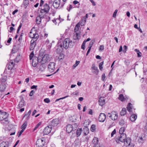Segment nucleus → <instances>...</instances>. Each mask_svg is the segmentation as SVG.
Here are the masks:
<instances>
[{"label": "nucleus", "instance_id": "20e7f679", "mask_svg": "<svg viewBox=\"0 0 147 147\" xmlns=\"http://www.w3.org/2000/svg\"><path fill=\"white\" fill-rule=\"evenodd\" d=\"M45 143V142L44 140V138H42L41 139H37L36 142L35 144L38 145L39 147H42Z\"/></svg>", "mask_w": 147, "mask_h": 147}, {"label": "nucleus", "instance_id": "423d86ee", "mask_svg": "<svg viewBox=\"0 0 147 147\" xmlns=\"http://www.w3.org/2000/svg\"><path fill=\"white\" fill-rule=\"evenodd\" d=\"M39 60V56L38 57H34L32 62V66L34 67H36L38 62L40 63V61Z\"/></svg>", "mask_w": 147, "mask_h": 147}, {"label": "nucleus", "instance_id": "6ab92c4d", "mask_svg": "<svg viewBox=\"0 0 147 147\" xmlns=\"http://www.w3.org/2000/svg\"><path fill=\"white\" fill-rule=\"evenodd\" d=\"M6 86L5 84L2 83L0 82V91L3 92L5 90Z\"/></svg>", "mask_w": 147, "mask_h": 147}, {"label": "nucleus", "instance_id": "393cba45", "mask_svg": "<svg viewBox=\"0 0 147 147\" xmlns=\"http://www.w3.org/2000/svg\"><path fill=\"white\" fill-rule=\"evenodd\" d=\"M24 100L23 98H22L18 106V107L20 108H22L24 106Z\"/></svg>", "mask_w": 147, "mask_h": 147}, {"label": "nucleus", "instance_id": "f704fd0d", "mask_svg": "<svg viewBox=\"0 0 147 147\" xmlns=\"http://www.w3.org/2000/svg\"><path fill=\"white\" fill-rule=\"evenodd\" d=\"M92 142L95 146H96L98 143V139L96 138H94Z\"/></svg>", "mask_w": 147, "mask_h": 147}, {"label": "nucleus", "instance_id": "de8ad7c7", "mask_svg": "<svg viewBox=\"0 0 147 147\" xmlns=\"http://www.w3.org/2000/svg\"><path fill=\"white\" fill-rule=\"evenodd\" d=\"M6 81L5 78H2L0 80V82L2 83L5 84V83Z\"/></svg>", "mask_w": 147, "mask_h": 147}, {"label": "nucleus", "instance_id": "8fccbe9b", "mask_svg": "<svg viewBox=\"0 0 147 147\" xmlns=\"http://www.w3.org/2000/svg\"><path fill=\"white\" fill-rule=\"evenodd\" d=\"M46 19V21L47 22H49L50 20V17L49 16H47L46 15V16L45 17Z\"/></svg>", "mask_w": 147, "mask_h": 147}, {"label": "nucleus", "instance_id": "b1692460", "mask_svg": "<svg viewBox=\"0 0 147 147\" xmlns=\"http://www.w3.org/2000/svg\"><path fill=\"white\" fill-rule=\"evenodd\" d=\"M137 118V115L135 114L131 115L130 117V119L131 121L134 122L136 120Z\"/></svg>", "mask_w": 147, "mask_h": 147}, {"label": "nucleus", "instance_id": "09e8293b", "mask_svg": "<svg viewBox=\"0 0 147 147\" xmlns=\"http://www.w3.org/2000/svg\"><path fill=\"white\" fill-rule=\"evenodd\" d=\"M22 26V23H20V24L18 28V29L17 30V33H18L19 32V31L20 28H21Z\"/></svg>", "mask_w": 147, "mask_h": 147}, {"label": "nucleus", "instance_id": "0eeeda50", "mask_svg": "<svg viewBox=\"0 0 147 147\" xmlns=\"http://www.w3.org/2000/svg\"><path fill=\"white\" fill-rule=\"evenodd\" d=\"M55 63L54 62H50L48 65V69L49 71L52 72L55 68Z\"/></svg>", "mask_w": 147, "mask_h": 147}, {"label": "nucleus", "instance_id": "338daca9", "mask_svg": "<svg viewBox=\"0 0 147 147\" xmlns=\"http://www.w3.org/2000/svg\"><path fill=\"white\" fill-rule=\"evenodd\" d=\"M34 92V90H32L30 92V94H29V96H32L33 95Z\"/></svg>", "mask_w": 147, "mask_h": 147}, {"label": "nucleus", "instance_id": "7c9ffc66", "mask_svg": "<svg viewBox=\"0 0 147 147\" xmlns=\"http://www.w3.org/2000/svg\"><path fill=\"white\" fill-rule=\"evenodd\" d=\"M80 26V23H79L76 25L75 27V29L74 30V32H79V29Z\"/></svg>", "mask_w": 147, "mask_h": 147}, {"label": "nucleus", "instance_id": "37998d69", "mask_svg": "<svg viewBox=\"0 0 147 147\" xmlns=\"http://www.w3.org/2000/svg\"><path fill=\"white\" fill-rule=\"evenodd\" d=\"M95 130V125L94 124L92 125L91 127L90 130L92 132H94Z\"/></svg>", "mask_w": 147, "mask_h": 147}, {"label": "nucleus", "instance_id": "39448f33", "mask_svg": "<svg viewBox=\"0 0 147 147\" xmlns=\"http://www.w3.org/2000/svg\"><path fill=\"white\" fill-rule=\"evenodd\" d=\"M126 138V136L125 134H121L119 138H117L116 139L115 141L117 143H119L120 141L123 142Z\"/></svg>", "mask_w": 147, "mask_h": 147}, {"label": "nucleus", "instance_id": "49530a36", "mask_svg": "<svg viewBox=\"0 0 147 147\" xmlns=\"http://www.w3.org/2000/svg\"><path fill=\"white\" fill-rule=\"evenodd\" d=\"M7 66L9 70L13 68V66L12 65H11L10 64V63H9L7 64Z\"/></svg>", "mask_w": 147, "mask_h": 147}, {"label": "nucleus", "instance_id": "69168bd1", "mask_svg": "<svg viewBox=\"0 0 147 147\" xmlns=\"http://www.w3.org/2000/svg\"><path fill=\"white\" fill-rule=\"evenodd\" d=\"M52 46V43H50L49 45H47V48L48 49H50Z\"/></svg>", "mask_w": 147, "mask_h": 147}, {"label": "nucleus", "instance_id": "f03ea898", "mask_svg": "<svg viewBox=\"0 0 147 147\" xmlns=\"http://www.w3.org/2000/svg\"><path fill=\"white\" fill-rule=\"evenodd\" d=\"M44 51L41 49L40 51L39 55V61H40L41 64H45L50 61L51 59V57L48 54H44Z\"/></svg>", "mask_w": 147, "mask_h": 147}, {"label": "nucleus", "instance_id": "a19ab883", "mask_svg": "<svg viewBox=\"0 0 147 147\" xmlns=\"http://www.w3.org/2000/svg\"><path fill=\"white\" fill-rule=\"evenodd\" d=\"M80 143V141L78 139H76L74 142V144L76 145H79Z\"/></svg>", "mask_w": 147, "mask_h": 147}, {"label": "nucleus", "instance_id": "c03bdc74", "mask_svg": "<svg viewBox=\"0 0 147 147\" xmlns=\"http://www.w3.org/2000/svg\"><path fill=\"white\" fill-rule=\"evenodd\" d=\"M23 4L24 6L27 7L29 4L28 0H24L23 1Z\"/></svg>", "mask_w": 147, "mask_h": 147}, {"label": "nucleus", "instance_id": "1a4fd4ad", "mask_svg": "<svg viewBox=\"0 0 147 147\" xmlns=\"http://www.w3.org/2000/svg\"><path fill=\"white\" fill-rule=\"evenodd\" d=\"M52 130V127L50 125L45 127L43 131L44 134L47 135L49 134Z\"/></svg>", "mask_w": 147, "mask_h": 147}, {"label": "nucleus", "instance_id": "e2e57ef3", "mask_svg": "<svg viewBox=\"0 0 147 147\" xmlns=\"http://www.w3.org/2000/svg\"><path fill=\"white\" fill-rule=\"evenodd\" d=\"M20 55H18L16 57L15 59V61L17 63L19 62V60H17V59H19V58H20Z\"/></svg>", "mask_w": 147, "mask_h": 147}, {"label": "nucleus", "instance_id": "2f4dec72", "mask_svg": "<svg viewBox=\"0 0 147 147\" xmlns=\"http://www.w3.org/2000/svg\"><path fill=\"white\" fill-rule=\"evenodd\" d=\"M143 136H141L140 137V139H139L138 140V142L139 143H142L143 142L144 140H145V137L144 136L142 137Z\"/></svg>", "mask_w": 147, "mask_h": 147}, {"label": "nucleus", "instance_id": "9d476101", "mask_svg": "<svg viewBox=\"0 0 147 147\" xmlns=\"http://www.w3.org/2000/svg\"><path fill=\"white\" fill-rule=\"evenodd\" d=\"M37 39L34 40V39H32L30 42V50H32L35 48L36 45V41Z\"/></svg>", "mask_w": 147, "mask_h": 147}, {"label": "nucleus", "instance_id": "cd10ccee", "mask_svg": "<svg viewBox=\"0 0 147 147\" xmlns=\"http://www.w3.org/2000/svg\"><path fill=\"white\" fill-rule=\"evenodd\" d=\"M41 65H40L38 68L39 69V70L41 71H43L46 68V66L45 64H41Z\"/></svg>", "mask_w": 147, "mask_h": 147}, {"label": "nucleus", "instance_id": "ea45409f", "mask_svg": "<svg viewBox=\"0 0 147 147\" xmlns=\"http://www.w3.org/2000/svg\"><path fill=\"white\" fill-rule=\"evenodd\" d=\"M94 42L95 40H93L90 42L88 46V48L91 49Z\"/></svg>", "mask_w": 147, "mask_h": 147}, {"label": "nucleus", "instance_id": "864d4df0", "mask_svg": "<svg viewBox=\"0 0 147 147\" xmlns=\"http://www.w3.org/2000/svg\"><path fill=\"white\" fill-rule=\"evenodd\" d=\"M68 96H66L64 97H62V98H59V99H57L56 100L55 102H57V101H59V100H61V99H63L65 98L68 97Z\"/></svg>", "mask_w": 147, "mask_h": 147}, {"label": "nucleus", "instance_id": "a18cd8bd", "mask_svg": "<svg viewBox=\"0 0 147 147\" xmlns=\"http://www.w3.org/2000/svg\"><path fill=\"white\" fill-rule=\"evenodd\" d=\"M72 126L73 131H74L75 130H76L77 129V128L78 127V125L76 123H74L72 125Z\"/></svg>", "mask_w": 147, "mask_h": 147}, {"label": "nucleus", "instance_id": "c85d7f7f", "mask_svg": "<svg viewBox=\"0 0 147 147\" xmlns=\"http://www.w3.org/2000/svg\"><path fill=\"white\" fill-rule=\"evenodd\" d=\"M83 129L84 131L83 132V133L84 135L86 136L89 133V129L87 127H84Z\"/></svg>", "mask_w": 147, "mask_h": 147}, {"label": "nucleus", "instance_id": "79ce46f5", "mask_svg": "<svg viewBox=\"0 0 147 147\" xmlns=\"http://www.w3.org/2000/svg\"><path fill=\"white\" fill-rule=\"evenodd\" d=\"M103 63H104V61H103L101 62H100L99 64V68L101 70V71H102V68H103V67H102V65H103Z\"/></svg>", "mask_w": 147, "mask_h": 147}, {"label": "nucleus", "instance_id": "2eb2a0df", "mask_svg": "<svg viewBox=\"0 0 147 147\" xmlns=\"http://www.w3.org/2000/svg\"><path fill=\"white\" fill-rule=\"evenodd\" d=\"M32 31H31L29 34V37L32 38V39H34V40L35 39H37L38 37V34L37 33H33L32 36H31Z\"/></svg>", "mask_w": 147, "mask_h": 147}, {"label": "nucleus", "instance_id": "c756f323", "mask_svg": "<svg viewBox=\"0 0 147 147\" xmlns=\"http://www.w3.org/2000/svg\"><path fill=\"white\" fill-rule=\"evenodd\" d=\"M31 112V110H29L27 113L25 114V115L23 117L24 118L25 117H26V120H28L30 118L29 115L30 114Z\"/></svg>", "mask_w": 147, "mask_h": 147}, {"label": "nucleus", "instance_id": "603ef678", "mask_svg": "<svg viewBox=\"0 0 147 147\" xmlns=\"http://www.w3.org/2000/svg\"><path fill=\"white\" fill-rule=\"evenodd\" d=\"M34 55V54L33 53V52L31 53L29 55L30 59V60L32 58L34 57H33Z\"/></svg>", "mask_w": 147, "mask_h": 147}, {"label": "nucleus", "instance_id": "e433bc0d", "mask_svg": "<svg viewBox=\"0 0 147 147\" xmlns=\"http://www.w3.org/2000/svg\"><path fill=\"white\" fill-rule=\"evenodd\" d=\"M125 130V127H122L121 128H120L119 131V133L121 134H124L123 133V132H124Z\"/></svg>", "mask_w": 147, "mask_h": 147}, {"label": "nucleus", "instance_id": "f8f14e48", "mask_svg": "<svg viewBox=\"0 0 147 147\" xmlns=\"http://www.w3.org/2000/svg\"><path fill=\"white\" fill-rule=\"evenodd\" d=\"M59 123V120L58 119H54L52 121L51 123L50 126L55 127L57 126Z\"/></svg>", "mask_w": 147, "mask_h": 147}, {"label": "nucleus", "instance_id": "7ed1b4c3", "mask_svg": "<svg viewBox=\"0 0 147 147\" xmlns=\"http://www.w3.org/2000/svg\"><path fill=\"white\" fill-rule=\"evenodd\" d=\"M131 140L130 138H126L123 142L124 145L127 147H134V144L131 143Z\"/></svg>", "mask_w": 147, "mask_h": 147}, {"label": "nucleus", "instance_id": "72a5a7b5", "mask_svg": "<svg viewBox=\"0 0 147 147\" xmlns=\"http://www.w3.org/2000/svg\"><path fill=\"white\" fill-rule=\"evenodd\" d=\"M131 105L132 104L130 103H129L127 105V110L129 112L131 111L132 109Z\"/></svg>", "mask_w": 147, "mask_h": 147}, {"label": "nucleus", "instance_id": "a211bd4d", "mask_svg": "<svg viewBox=\"0 0 147 147\" xmlns=\"http://www.w3.org/2000/svg\"><path fill=\"white\" fill-rule=\"evenodd\" d=\"M98 102L99 105L102 107L105 103V100L104 98L100 97L99 100Z\"/></svg>", "mask_w": 147, "mask_h": 147}, {"label": "nucleus", "instance_id": "473e14b6", "mask_svg": "<svg viewBox=\"0 0 147 147\" xmlns=\"http://www.w3.org/2000/svg\"><path fill=\"white\" fill-rule=\"evenodd\" d=\"M126 113V110L125 108H123L120 112V115L121 116H123L125 115Z\"/></svg>", "mask_w": 147, "mask_h": 147}, {"label": "nucleus", "instance_id": "58836bf2", "mask_svg": "<svg viewBox=\"0 0 147 147\" xmlns=\"http://www.w3.org/2000/svg\"><path fill=\"white\" fill-rule=\"evenodd\" d=\"M119 99L122 101H124L125 100V98H124L123 95L122 94H120L119 97Z\"/></svg>", "mask_w": 147, "mask_h": 147}, {"label": "nucleus", "instance_id": "0e129e2a", "mask_svg": "<svg viewBox=\"0 0 147 147\" xmlns=\"http://www.w3.org/2000/svg\"><path fill=\"white\" fill-rule=\"evenodd\" d=\"M37 86L33 85L31 87V89H35L36 90H37Z\"/></svg>", "mask_w": 147, "mask_h": 147}, {"label": "nucleus", "instance_id": "680f3d73", "mask_svg": "<svg viewBox=\"0 0 147 147\" xmlns=\"http://www.w3.org/2000/svg\"><path fill=\"white\" fill-rule=\"evenodd\" d=\"M23 34V33H22L20 36V37H19V38L18 39V41H19V42H20V41H21V40H22V34Z\"/></svg>", "mask_w": 147, "mask_h": 147}, {"label": "nucleus", "instance_id": "bf43d9fd", "mask_svg": "<svg viewBox=\"0 0 147 147\" xmlns=\"http://www.w3.org/2000/svg\"><path fill=\"white\" fill-rule=\"evenodd\" d=\"M104 49V47L103 45H101L99 48V50L100 51H103Z\"/></svg>", "mask_w": 147, "mask_h": 147}, {"label": "nucleus", "instance_id": "dca6fc26", "mask_svg": "<svg viewBox=\"0 0 147 147\" xmlns=\"http://www.w3.org/2000/svg\"><path fill=\"white\" fill-rule=\"evenodd\" d=\"M60 1V0H55L53 3V5L55 8H57L59 6Z\"/></svg>", "mask_w": 147, "mask_h": 147}, {"label": "nucleus", "instance_id": "bb28decb", "mask_svg": "<svg viewBox=\"0 0 147 147\" xmlns=\"http://www.w3.org/2000/svg\"><path fill=\"white\" fill-rule=\"evenodd\" d=\"M43 18H41L40 16H38L36 19V24H39L41 22L42 19Z\"/></svg>", "mask_w": 147, "mask_h": 147}, {"label": "nucleus", "instance_id": "13d9d810", "mask_svg": "<svg viewBox=\"0 0 147 147\" xmlns=\"http://www.w3.org/2000/svg\"><path fill=\"white\" fill-rule=\"evenodd\" d=\"M105 78V74H103L102 76V80L104 81Z\"/></svg>", "mask_w": 147, "mask_h": 147}, {"label": "nucleus", "instance_id": "052dcab7", "mask_svg": "<svg viewBox=\"0 0 147 147\" xmlns=\"http://www.w3.org/2000/svg\"><path fill=\"white\" fill-rule=\"evenodd\" d=\"M116 133V131L115 130V129H114L113 131L112 132L111 134V137H113V135L115 134Z\"/></svg>", "mask_w": 147, "mask_h": 147}, {"label": "nucleus", "instance_id": "ddd939ff", "mask_svg": "<svg viewBox=\"0 0 147 147\" xmlns=\"http://www.w3.org/2000/svg\"><path fill=\"white\" fill-rule=\"evenodd\" d=\"M6 113L5 112H2L0 110V121L3 120L7 118Z\"/></svg>", "mask_w": 147, "mask_h": 147}, {"label": "nucleus", "instance_id": "f3484780", "mask_svg": "<svg viewBox=\"0 0 147 147\" xmlns=\"http://www.w3.org/2000/svg\"><path fill=\"white\" fill-rule=\"evenodd\" d=\"M47 13L41 9L40 13H38V16H40L41 18H44L46 16Z\"/></svg>", "mask_w": 147, "mask_h": 147}, {"label": "nucleus", "instance_id": "4d7b16f0", "mask_svg": "<svg viewBox=\"0 0 147 147\" xmlns=\"http://www.w3.org/2000/svg\"><path fill=\"white\" fill-rule=\"evenodd\" d=\"M41 124V123L40 122L34 128L33 130H35Z\"/></svg>", "mask_w": 147, "mask_h": 147}, {"label": "nucleus", "instance_id": "aec40b11", "mask_svg": "<svg viewBox=\"0 0 147 147\" xmlns=\"http://www.w3.org/2000/svg\"><path fill=\"white\" fill-rule=\"evenodd\" d=\"M50 8L49 5L47 3H45L44 5L43 9H42L48 13L49 11Z\"/></svg>", "mask_w": 147, "mask_h": 147}, {"label": "nucleus", "instance_id": "3c124183", "mask_svg": "<svg viewBox=\"0 0 147 147\" xmlns=\"http://www.w3.org/2000/svg\"><path fill=\"white\" fill-rule=\"evenodd\" d=\"M118 11V10L117 9H116L115 10V11L114 12L113 16V18H115L116 16V15L117 14V12Z\"/></svg>", "mask_w": 147, "mask_h": 147}, {"label": "nucleus", "instance_id": "c9c22d12", "mask_svg": "<svg viewBox=\"0 0 147 147\" xmlns=\"http://www.w3.org/2000/svg\"><path fill=\"white\" fill-rule=\"evenodd\" d=\"M119 123L120 125L123 126L125 125V122L123 119H121L119 121Z\"/></svg>", "mask_w": 147, "mask_h": 147}, {"label": "nucleus", "instance_id": "5701e85b", "mask_svg": "<svg viewBox=\"0 0 147 147\" xmlns=\"http://www.w3.org/2000/svg\"><path fill=\"white\" fill-rule=\"evenodd\" d=\"M8 142H3L0 144V147H8Z\"/></svg>", "mask_w": 147, "mask_h": 147}, {"label": "nucleus", "instance_id": "4c0bfd02", "mask_svg": "<svg viewBox=\"0 0 147 147\" xmlns=\"http://www.w3.org/2000/svg\"><path fill=\"white\" fill-rule=\"evenodd\" d=\"M27 124V122L26 121L22 125V126L21 128L25 130L26 128Z\"/></svg>", "mask_w": 147, "mask_h": 147}, {"label": "nucleus", "instance_id": "5fc2aeb1", "mask_svg": "<svg viewBox=\"0 0 147 147\" xmlns=\"http://www.w3.org/2000/svg\"><path fill=\"white\" fill-rule=\"evenodd\" d=\"M85 42H83L81 46V48L83 49H84L85 45Z\"/></svg>", "mask_w": 147, "mask_h": 147}, {"label": "nucleus", "instance_id": "9b49d317", "mask_svg": "<svg viewBox=\"0 0 147 147\" xmlns=\"http://www.w3.org/2000/svg\"><path fill=\"white\" fill-rule=\"evenodd\" d=\"M106 115L104 113H101L100 114L98 120L100 122H103L106 119Z\"/></svg>", "mask_w": 147, "mask_h": 147}, {"label": "nucleus", "instance_id": "412c9836", "mask_svg": "<svg viewBox=\"0 0 147 147\" xmlns=\"http://www.w3.org/2000/svg\"><path fill=\"white\" fill-rule=\"evenodd\" d=\"M92 68L95 70L93 72V73L97 74H98V72H99V70L98 68V67H96L94 64H93L92 65Z\"/></svg>", "mask_w": 147, "mask_h": 147}, {"label": "nucleus", "instance_id": "6e6d98bb", "mask_svg": "<svg viewBox=\"0 0 147 147\" xmlns=\"http://www.w3.org/2000/svg\"><path fill=\"white\" fill-rule=\"evenodd\" d=\"M44 101L47 103H49L50 102V100L48 98H46L44 99Z\"/></svg>", "mask_w": 147, "mask_h": 147}, {"label": "nucleus", "instance_id": "a878e982", "mask_svg": "<svg viewBox=\"0 0 147 147\" xmlns=\"http://www.w3.org/2000/svg\"><path fill=\"white\" fill-rule=\"evenodd\" d=\"M82 131V128H78L76 132V136L77 137H79L81 134Z\"/></svg>", "mask_w": 147, "mask_h": 147}, {"label": "nucleus", "instance_id": "6e6552de", "mask_svg": "<svg viewBox=\"0 0 147 147\" xmlns=\"http://www.w3.org/2000/svg\"><path fill=\"white\" fill-rule=\"evenodd\" d=\"M109 117L111 118L113 120H115L117 119L118 118L117 114L115 111H112L111 113V115Z\"/></svg>", "mask_w": 147, "mask_h": 147}, {"label": "nucleus", "instance_id": "f257e3e1", "mask_svg": "<svg viewBox=\"0 0 147 147\" xmlns=\"http://www.w3.org/2000/svg\"><path fill=\"white\" fill-rule=\"evenodd\" d=\"M72 43V41H70L69 38H66L62 43L58 46L57 50L59 52H61L64 48L67 49L69 46H71Z\"/></svg>", "mask_w": 147, "mask_h": 147}, {"label": "nucleus", "instance_id": "774afa93", "mask_svg": "<svg viewBox=\"0 0 147 147\" xmlns=\"http://www.w3.org/2000/svg\"><path fill=\"white\" fill-rule=\"evenodd\" d=\"M144 131L145 132L147 131V123H146V125L144 127Z\"/></svg>", "mask_w": 147, "mask_h": 147}, {"label": "nucleus", "instance_id": "4be33fe9", "mask_svg": "<svg viewBox=\"0 0 147 147\" xmlns=\"http://www.w3.org/2000/svg\"><path fill=\"white\" fill-rule=\"evenodd\" d=\"M74 35L73 36V38L74 40H76L78 39L79 37L80 36V34L79 32H74Z\"/></svg>", "mask_w": 147, "mask_h": 147}, {"label": "nucleus", "instance_id": "4468645a", "mask_svg": "<svg viewBox=\"0 0 147 147\" xmlns=\"http://www.w3.org/2000/svg\"><path fill=\"white\" fill-rule=\"evenodd\" d=\"M73 127L71 125H68L66 127V131L68 133H71V131L74 132Z\"/></svg>", "mask_w": 147, "mask_h": 147}]
</instances>
